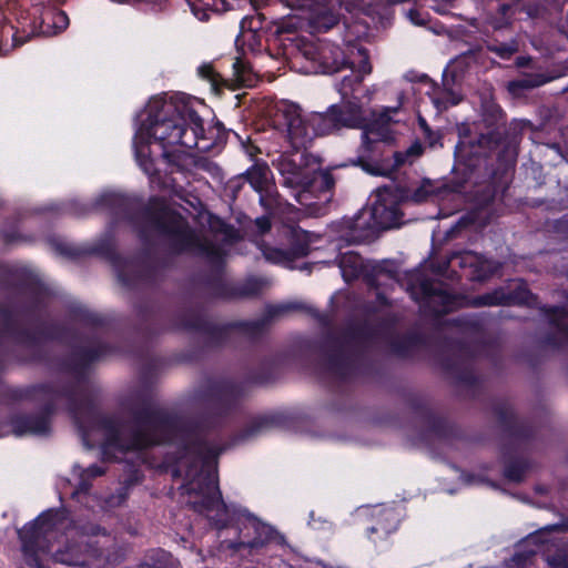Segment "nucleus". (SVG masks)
Instances as JSON below:
<instances>
[{"instance_id":"f257e3e1","label":"nucleus","mask_w":568,"mask_h":568,"mask_svg":"<svg viewBox=\"0 0 568 568\" xmlns=\"http://www.w3.org/2000/svg\"><path fill=\"white\" fill-rule=\"evenodd\" d=\"M44 405L40 415H17L10 423H0V437L43 436L50 432L48 414L65 399L87 447L100 443L106 458L122 460L126 454H136L151 445L171 443L176 446L174 476L183 478L181 494L196 513L204 515V427L171 416L145 399L123 404L118 414L99 413L90 396L57 385L33 386L28 394Z\"/></svg>"},{"instance_id":"f03ea898","label":"nucleus","mask_w":568,"mask_h":568,"mask_svg":"<svg viewBox=\"0 0 568 568\" xmlns=\"http://www.w3.org/2000/svg\"><path fill=\"white\" fill-rule=\"evenodd\" d=\"M140 121L133 138V149L136 162L145 174L152 176L156 173L150 151L152 140L161 145L162 156L178 171L190 170L193 165L211 169L212 163L196 162L190 153L193 149L210 151L213 139L209 136L211 131H205L202 118L189 103L153 98Z\"/></svg>"},{"instance_id":"7ed1b4c3","label":"nucleus","mask_w":568,"mask_h":568,"mask_svg":"<svg viewBox=\"0 0 568 568\" xmlns=\"http://www.w3.org/2000/svg\"><path fill=\"white\" fill-rule=\"evenodd\" d=\"M92 526L80 530L64 511L49 510L19 530L26 561L34 568H45L42 555L68 566L102 568L113 561L114 539Z\"/></svg>"},{"instance_id":"20e7f679","label":"nucleus","mask_w":568,"mask_h":568,"mask_svg":"<svg viewBox=\"0 0 568 568\" xmlns=\"http://www.w3.org/2000/svg\"><path fill=\"white\" fill-rule=\"evenodd\" d=\"M134 225L144 240L162 237L173 251L194 252L206 256L213 263L221 262L236 240L235 231L225 225L212 235L199 236L180 214L171 211L165 201L159 197L150 201L149 206L134 221Z\"/></svg>"},{"instance_id":"39448f33","label":"nucleus","mask_w":568,"mask_h":568,"mask_svg":"<svg viewBox=\"0 0 568 568\" xmlns=\"http://www.w3.org/2000/svg\"><path fill=\"white\" fill-rule=\"evenodd\" d=\"M273 165L282 178V184L297 190L296 201L312 211L320 203L332 199L335 180L328 171L320 170V162L307 150L291 149L278 154Z\"/></svg>"},{"instance_id":"423d86ee","label":"nucleus","mask_w":568,"mask_h":568,"mask_svg":"<svg viewBox=\"0 0 568 568\" xmlns=\"http://www.w3.org/2000/svg\"><path fill=\"white\" fill-rule=\"evenodd\" d=\"M398 106L384 109L378 116L367 123L362 108L353 102L344 106L331 105L326 112L310 113V123L314 125L317 136L331 134L342 128H362V139L366 149L376 142H389L393 140L389 122L392 113H396Z\"/></svg>"},{"instance_id":"0eeeda50","label":"nucleus","mask_w":568,"mask_h":568,"mask_svg":"<svg viewBox=\"0 0 568 568\" xmlns=\"http://www.w3.org/2000/svg\"><path fill=\"white\" fill-rule=\"evenodd\" d=\"M403 192L394 184L378 187L371 197V207L362 210L354 219L342 222L341 240L348 244L366 242L378 230L399 225V203Z\"/></svg>"},{"instance_id":"6e6552de","label":"nucleus","mask_w":568,"mask_h":568,"mask_svg":"<svg viewBox=\"0 0 568 568\" xmlns=\"http://www.w3.org/2000/svg\"><path fill=\"white\" fill-rule=\"evenodd\" d=\"M408 290L415 301L435 315L448 313L460 304L459 300L448 292L446 285L432 281L419 271L409 275Z\"/></svg>"},{"instance_id":"1a4fd4ad","label":"nucleus","mask_w":568,"mask_h":568,"mask_svg":"<svg viewBox=\"0 0 568 568\" xmlns=\"http://www.w3.org/2000/svg\"><path fill=\"white\" fill-rule=\"evenodd\" d=\"M280 125L285 132V139L291 148L307 150L317 136L314 125H311L310 113L304 114L300 105L293 102H282L277 106Z\"/></svg>"},{"instance_id":"9d476101","label":"nucleus","mask_w":568,"mask_h":568,"mask_svg":"<svg viewBox=\"0 0 568 568\" xmlns=\"http://www.w3.org/2000/svg\"><path fill=\"white\" fill-rule=\"evenodd\" d=\"M344 0H286L288 7L303 12L311 31L323 32L333 28L339 19V9Z\"/></svg>"},{"instance_id":"9b49d317","label":"nucleus","mask_w":568,"mask_h":568,"mask_svg":"<svg viewBox=\"0 0 568 568\" xmlns=\"http://www.w3.org/2000/svg\"><path fill=\"white\" fill-rule=\"evenodd\" d=\"M338 267L345 282L357 278L361 274H365L372 286L379 287L382 278H395V273L388 268L386 263L367 262L355 252L348 251L342 253L338 257Z\"/></svg>"},{"instance_id":"f8f14e48","label":"nucleus","mask_w":568,"mask_h":568,"mask_svg":"<svg viewBox=\"0 0 568 568\" xmlns=\"http://www.w3.org/2000/svg\"><path fill=\"white\" fill-rule=\"evenodd\" d=\"M359 345L354 336H343L329 343L326 358V371L335 378L344 379L355 369Z\"/></svg>"},{"instance_id":"ddd939ff","label":"nucleus","mask_w":568,"mask_h":568,"mask_svg":"<svg viewBox=\"0 0 568 568\" xmlns=\"http://www.w3.org/2000/svg\"><path fill=\"white\" fill-rule=\"evenodd\" d=\"M304 55L315 63V72L336 73L346 68L347 52L332 43L306 47Z\"/></svg>"},{"instance_id":"4468645a","label":"nucleus","mask_w":568,"mask_h":568,"mask_svg":"<svg viewBox=\"0 0 568 568\" xmlns=\"http://www.w3.org/2000/svg\"><path fill=\"white\" fill-rule=\"evenodd\" d=\"M448 266L452 268L458 266L470 280L483 281L497 272L500 264L495 261L486 260L475 252L465 251L452 254Z\"/></svg>"},{"instance_id":"2eb2a0df","label":"nucleus","mask_w":568,"mask_h":568,"mask_svg":"<svg viewBox=\"0 0 568 568\" xmlns=\"http://www.w3.org/2000/svg\"><path fill=\"white\" fill-rule=\"evenodd\" d=\"M34 14H39V26L33 33L44 37H53L63 32L70 23L68 14L50 6H36Z\"/></svg>"},{"instance_id":"dca6fc26","label":"nucleus","mask_w":568,"mask_h":568,"mask_svg":"<svg viewBox=\"0 0 568 568\" xmlns=\"http://www.w3.org/2000/svg\"><path fill=\"white\" fill-rule=\"evenodd\" d=\"M514 286L516 290H518V292L506 294L503 290H496L491 293H486L475 297L471 304L474 306H491L509 303H527L530 295L528 290L518 282L514 283Z\"/></svg>"},{"instance_id":"f3484780","label":"nucleus","mask_w":568,"mask_h":568,"mask_svg":"<svg viewBox=\"0 0 568 568\" xmlns=\"http://www.w3.org/2000/svg\"><path fill=\"white\" fill-rule=\"evenodd\" d=\"M31 336L30 333L20 328L17 320L11 314L8 315L4 329L0 333V355L6 351L9 343L34 346L36 341Z\"/></svg>"},{"instance_id":"a211bd4d","label":"nucleus","mask_w":568,"mask_h":568,"mask_svg":"<svg viewBox=\"0 0 568 568\" xmlns=\"http://www.w3.org/2000/svg\"><path fill=\"white\" fill-rule=\"evenodd\" d=\"M375 516L377 517L376 525L368 528L369 538L374 542L394 532L399 523L398 515L393 509L379 508L375 511Z\"/></svg>"},{"instance_id":"6ab92c4d","label":"nucleus","mask_w":568,"mask_h":568,"mask_svg":"<svg viewBox=\"0 0 568 568\" xmlns=\"http://www.w3.org/2000/svg\"><path fill=\"white\" fill-rule=\"evenodd\" d=\"M104 353L105 346L101 343L94 344L90 347L80 348L73 354L71 363L68 364L67 369L74 376V378H80L83 375L85 367Z\"/></svg>"},{"instance_id":"aec40b11","label":"nucleus","mask_w":568,"mask_h":568,"mask_svg":"<svg viewBox=\"0 0 568 568\" xmlns=\"http://www.w3.org/2000/svg\"><path fill=\"white\" fill-rule=\"evenodd\" d=\"M104 469L100 466L92 465L88 468H82L79 465H74L72 475L77 480L75 490L72 493V497L81 501V496L85 495L91 486V480L95 477L102 476Z\"/></svg>"},{"instance_id":"412c9836","label":"nucleus","mask_w":568,"mask_h":568,"mask_svg":"<svg viewBox=\"0 0 568 568\" xmlns=\"http://www.w3.org/2000/svg\"><path fill=\"white\" fill-rule=\"evenodd\" d=\"M346 68L356 75H359L361 80H363V78L372 71L367 51L363 48L348 47Z\"/></svg>"},{"instance_id":"4be33fe9","label":"nucleus","mask_w":568,"mask_h":568,"mask_svg":"<svg viewBox=\"0 0 568 568\" xmlns=\"http://www.w3.org/2000/svg\"><path fill=\"white\" fill-rule=\"evenodd\" d=\"M97 206H105L114 211L116 215L125 214L134 205V201L118 192H104L95 202Z\"/></svg>"},{"instance_id":"5701e85b","label":"nucleus","mask_w":568,"mask_h":568,"mask_svg":"<svg viewBox=\"0 0 568 568\" xmlns=\"http://www.w3.org/2000/svg\"><path fill=\"white\" fill-rule=\"evenodd\" d=\"M271 175L272 172L265 163H255L246 172L248 183L258 193L268 190Z\"/></svg>"},{"instance_id":"b1692460","label":"nucleus","mask_w":568,"mask_h":568,"mask_svg":"<svg viewBox=\"0 0 568 568\" xmlns=\"http://www.w3.org/2000/svg\"><path fill=\"white\" fill-rule=\"evenodd\" d=\"M446 192V189L436 186L432 181L425 180L420 185L412 191L410 195H407L406 197H408L414 203H423L438 199L443 193Z\"/></svg>"},{"instance_id":"393cba45","label":"nucleus","mask_w":568,"mask_h":568,"mask_svg":"<svg viewBox=\"0 0 568 568\" xmlns=\"http://www.w3.org/2000/svg\"><path fill=\"white\" fill-rule=\"evenodd\" d=\"M550 324L556 327L560 338L568 343V303L564 307H550L546 310Z\"/></svg>"},{"instance_id":"a878e982","label":"nucleus","mask_w":568,"mask_h":568,"mask_svg":"<svg viewBox=\"0 0 568 568\" xmlns=\"http://www.w3.org/2000/svg\"><path fill=\"white\" fill-rule=\"evenodd\" d=\"M250 525L255 531V537L247 541L241 540L236 546H234L235 549H240L242 547L258 548L272 538L273 529L270 526L261 524L257 520H250Z\"/></svg>"},{"instance_id":"bb28decb","label":"nucleus","mask_w":568,"mask_h":568,"mask_svg":"<svg viewBox=\"0 0 568 568\" xmlns=\"http://www.w3.org/2000/svg\"><path fill=\"white\" fill-rule=\"evenodd\" d=\"M550 80L551 78H548L542 73L523 74L520 78L510 81L508 89L514 93H518L521 90L540 87Z\"/></svg>"},{"instance_id":"cd10ccee","label":"nucleus","mask_w":568,"mask_h":568,"mask_svg":"<svg viewBox=\"0 0 568 568\" xmlns=\"http://www.w3.org/2000/svg\"><path fill=\"white\" fill-rule=\"evenodd\" d=\"M266 285V281L262 277H248L244 282L236 284L231 296L250 297L260 294Z\"/></svg>"},{"instance_id":"c85d7f7f","label":"nucleus","mask_w":568,"mask_h":568,"mask_svg":"<svg viewBox=\"0 0 568 568\" xmlns=\"http://www.w3.org/2000/svg\"><path fill=\"white\" fill-rule=\"evenodd\" d=\"M233 81L239 85L253 87L255 83V74L253 73L248 62L243 58H235L233 64Z\"/></svg>"},{"instance_id":"c756f323","label":"nucleus","mask_w":568,"mask_h":568,"mask_svg":"<svg viewBox=\"0 0 568 568\" xmlns=\"http://www.w3.org/2000/svg\"><path fill=\"white\" fill-rule=\"evenodd\" d=\"M481 111L485 121L489 125L496 124L503 118L501 109L494 102L490 95L483 100Z\"/></svg>"},{"instance_id":"7c9ffc66","label":"nucleus","mask_w":568,"mask_h":568,"mask_svg":"<svg viewBox=\"0 0 568 568\" xmlns=\"http://www.w3.org/2000/svg\"><path fill=\"white\" fill-rule=\"evenodd\" d=\"M151 560V562H146L141 568H178V564L172 556L161 549L152 555Z\"/></svg>"},{"instance_id":"2f4dec72","label":"nucleus","mask_w":568,"mask_h":568,"mask_svg":"<svg viewBox=\"0 0 568 568\" xmlns=\"http://www.w3.org/2000/svg\"><path fill=\"white\" fill-rule=\"evenodd\" d=\"M422 153L423 145L419 142H415L406 151L395 153V163L397 166L412 164Z\"/></svg>"},{"instance_id":"473e14b6","label":"nucleus","mask_w":568,"mask_h":568,"mask_svg":"<svg viewBox=\"0 0 568 568\" xmlns=\"http://www.w3.org/2000/svg\"><path fill=\"white\" fill-rule=\"evenodd\" d=\"M535 555L536 549H518L508 560L507 565L510 568H525L532 562Z\"/></svg>"},{"instance_id":"72a5a7b5","label":"nucleus","mask_w":568,"mask_h":568,"mask_svg":"<svg viewBox=\"0 0 568 568\" xmlns=\"http://www.w3.org/2000/svg\"><path fill=\"white\" fill-rule=\"evenodd\" d=\"M433 101L438 110H446L458 104L462 101V97L453 90H445L440 95L434 98Z\"/></svg>"},{"instance_id":"f704fd0d","label":"nucleus","mask_w":568,"mask_h":568,"mask_svg":"<svg viewBox=\"0 0 568 568\" xmlns=\"http://www.w3.org/2000/svg\"><path fill=\"white\" fill-rule=\"evenodd\" d=\"M262 252L264 257L273 263L287 264L292 261V254L280 248L263 246Z\"/></svg>"},{"instance_id":"c9c22d12","label":"nucleus","mask_w":568,"mask_h":568,"mask_svg":"<svg viewBox=\"0 0 568 568\" xmlns=\"http://www.w3.org/2000/svg\"><path fill=\"white\" fill-rule=\"evenodd\" d=\"M361 82V77L351 71V74L343 77L341 83L338 84V91L344 99L347 98L354 92L355 87L359 85Z\"/></svg>"},{"instance_id":"e433bc0d","label":"nucleus","mask_w":568,"mask_h":568,"mask_svg":"<svg viewBox=\"0 0 568 568\" xmlns=\"http://www.w3.org/2000/svg\"><path fill=\"white\" fill-rule=\"evenodd\" d=\"M136 265L133 263H128L124 266H118V277L124 285H133L135 278L130 275V272L135 271Z\"/></svg>"},{"instance_id":"4c0bfd02","label":"nucleus","mask_w":568,"mask_h":568,"mask_svg":"<svg viewBox=\"0 0 568 568\" xmlns=\"http://www.w3.org/2000/svg\"><path fill=\"white\" fill-rule=\"evenodd\" d=\"M525 469L521 463H513L506 467L505 475L513 481H520L524 477Z\"/></svg>"},{"instance_id":"58836bf2","label":"nucleus","mask_w":568,"mask_h":568,"mask_svg":"<svg viewBox=\"0 0 568 568\" xmlns=\"http://www.w3.org/2000/svg\"><path fill=\"white\" fill-rule=\"evenodd\" d=\"M30 293L32 295L34 304L42 303L49 296L48 290L44 287L42 283L38 281L31 284Z\"/></svg>"},{"instance_id":"ea45409f","label":"nucleus","mask_w":568,"mask_h":568,"mask_svg":"<svg viewBox=\"0 0 568 568\" xmlns=\"http://www.w3.org/2000/svg\"><path fill=\"white\" fill-rule=\"evenodd\" d=\"M262 28V19L260 17H246L241 22V29L256 31Z\"/></svg>"},{"instance_id":"a19ab883","label":"nucleus","mask_w":568,"mask_h":568,"mask_svg":"<svg viewBox=\"0 0 568 568\" xmlns=\"http://www.w3.org/2000/svg\"><path fill=\"white\" fill-rule=\"evenodd\" d=\"M547 562L551 568H568V560L561 554L547 557Z\"/></svg>"},{"instance_id":"79ce46f5","label":"nucleus","mask_w":568,"mask_h":568,"mask_svg":"<svg viewBox=\"0 0 568 568\" xmlns=\"http://www.w3.org/2000/svg\"><path fill=\"white\" fill-rule=\"evenodd\" d=\"M494 51L503 59H507L513 55L517 51V47L515 44H499Z\"/></svg>"},{"instance_id":"37998d69","label":"nucleus","mask_w":568,"mask_h":568,"mask_svg":"<svg viewBox=\"0 0 568 568\" xmlns=\"http://www.w3.org/2000/svg\"><path fill=\"white\" fill-rule=\"evenodd\" d=\"M293 306L290 305V304H282V305H275V306H270L266 311V315H267V318H274L276 316H280L284 313H286L287 311H290Z\"/></svg>"},{"instance_id":"c03bdc74","label":"nucleus","mask_w":568,"mask_h":568,"mask_svg":"<svg viewBox=\"0 0 568 568\" xmlns=\"http://www.w3.org/2000/svg\"><path fill=\"white\" fill-rule=\"evenodd\" d=\"M233 397V389H221L217 392V399L222 405H229Z\"/></svg>"},{"instance_id":"a18cd8bd","label":"nucleus","mask_w":568,"mask_h":568,"mask_svg":"<svg viewBox=\"0 0 568 568\" xmlns=\"http://www.w3.org/2000/svg\"><path fill=\"white\" fill-rule=\"evenodd\" d=\"M255 224H256V226L258 229V232L261 234H264V233L268 232L270 229H271V222H270V219L267 216L257 217L255 220Z\"/></svg>"},{"instance_id":"49530a36","label":"nucleus","mask_w":568,"mask_h":568,"mask_svg":"<svg viewBox=\"0 0 568 568\" xmlns=\"http://www.w3.org/2000/svg\"><path fill=\"white\" fill-rule=\"evenodd\" d=\"M197 71L203 79L214 81V70L210 64L201 65Z\"/></svg>"},{"instance_id":"de8ad7c7","label":"nucleus","mask_w":568,"mask_h":568,"mask_svg":"<svg viewBox=\"0 0 568 568\" xmlns=\"http://www.w3.org/2000/svg\"><path fill=\"white\" fill-rule=\"evenodd\" d=\"M407 17L415 24L422 26L425 23V19L422 17L420 12L417 10H414V9L409 10L407 12Z\"/></svg>"},{"instance_id":"09e8293b","label":"nucleus","mask_w":568,"mask_h":568,"mask_svg":"<svg viewBox=\"0 0 568 568\" xmlns=\"http://www.w3.org/2000/svg\"><path fill=\"white\" fill-rule=\"evenodd\" d=\"M263 427H265L264 420H256L254 422L248 429L246 430V436H253L262 432Z\"/></svg>"},{"instance_id":"8fccbe9b","label":"nucleus","mask_w":568,"mask_h":568,"mask_svg":"<svg viewBox=\"0 0 568 568\" xmlns=\"http://www.w3.org/2000/svg\"><path fill=\"white\" fill-rule=\"evenodd\" d=\"M54 246H55V250L61 253V254H70L71 253V250L70 247L64 244V243H61V242H53Z\"/></svg>"},{"instance_id":"3c124183","label":"nucleus","mask_w":568,"mask_h":568,"mask_svg":"<svg viewBox=\"0 0 568 568\" xmlns=\"http://www.w3.org/2000/svg\"><path fill=\"white\" fill-rule=\"evenodd\" d=\"M184 326L187 328H192V329H200L201 323H200V320L196 318L195 321L184 323Z\"/></svg>"},{"instance_id":"603ef678","label":"nucleus","mask_w":568,"mask_h":568,"mask_svg":"<svg viewBox=\"0 0 568 568\" xmlns=\"http://www.w3.org/2000/svg\"><path fill=\"white\" fill-rule=\"evenodd\" d=\"M459 379H460V382H463V383H467V384H468V383H471V382H473L474 376H473V374H471V373H466L465 375H460V376H459Z\"/></svg>"},{"instance_id":"864d4df0","label":"nucleus","mask_w":568,"mask_h":568,"mask_svg":"<svg viewBox=\"0 0 568 568\" xmlns=\"http://www.w3.org/2000/svg\"><path fill=\"white\" fill-rule=\"evenodd\" d=\"M537 541H538V536H529V537L526 539L525 544H526V545H532V544H534V545H536V544H537Z\"/></svg>"},{"instance_id":"5fc2aeb1","label":"nucleus","mask_w":568,"mask_h":568,"mask_svg":"<svg viewBox=\"0 0 568 568\" xmlns=\"http://www.w3.org/2000/svg\"><path fill=\"white\" fill-rule=\"evenodd\" d=\"M307 253H308V247L302 246V247H300V250L297 251L296 254L303 256V255H306Z\"/></svg>"},{"instance_id":"6e6d98bb","label":"nucleus","mask_w":568,"mask_h":568,"mask_svg":"<svg viewBox=\"0 0 568 568\" xmlns=\"http://www.w3.org/2000/svg\"><path fill=\"white\" fill-rule=\"evenodd\" d=\"M560 229L562 231H565L567 233V235H568V220H565V221L560 222Z\"/></svg>"},{"instance_id":"4d7b16f0","label":"nucleus","mask_w":568,"mask_h":568,"mask_svg":"<svg viewBox=\"0 0 568 568\" xmlns=\"http://www.w3.org/2000/svg\"><path fill=\"white\" fill-rule=\"evenodd\" d=\"M528 61H529V59H527V58H518L517 63H518V65L524 67L528 63Z\"/></svg>"},{"instance_id":"13d9d810","label":"nucleus","mask_w":568,"mask_h":568,"mask_svg":"<svg viewBox=\"0 0 568 568\" xmlns=\"http://www.w3.org/2000/svg\"><path fill=\"white\" fill-rule=\"evenodd\" d=\"M14 41H16V42H18V43H20V44L24 42V40H23V39H20L19 37H16V38H14Z\"/></svg>"},{"instance_id":"bf43d9fd","label":"nucleus","mask_w":568,"mask_h":568,"mask_svg":"<svg viewBox=\"0 0 568 568\" xmlns=\"http://www.w3.org/2000/svg\"><path fill=\"white\" fill-rule=\"evenodd\" d=\"M74 483L72 484V481H69V485H72L73 486V490L71 491V494L75 490V484H77V480L73 478Z\"/></svg>"},{"instance_id":"052dcab7","label":"nucleus","mask_w":568,"mask_h":568,"mask_svg":"<svg viewBox=\"0 0 568 568\" xmlns=\"http://www.w3.org/2000/svg\"><path fill=\"white\" fill-rule=\"evenodd\" d=\"M311 525H312L314 528H318V527L316 526V520H315L314 518H312Z\"/></svg>"},{"instance_id":"680f3d73","label":"nucleus","mask_w":568,"mask_h":568,"mask_svg":"<svg viewBox=\"0 0 568 568\" xmlns=\"http://www.w3.org/2000/svg\"><path fill=\"white\" fill-rule=\"evenodd\" d=\"M206 14L204 13L203 17H200V20H204Z\"/></svg>"},{"instance_id":"e2e57ef3","label":"nucleus","mask_w":568,"mask_h":568,"mask_svg":"<svg viewBox=\"0 0 568 568\" xmlns=\"http://www.w3.org/2000/svg\"><path fill=\"white\" fill-rule=\"evenodd\" d=\"M564 136L567 139L568 138V132H564Z\"/></svg>"},{"instance_id":"0e129e2a","label":"nucleus","mask_w":568,"mask_h":568,"mask_svg":"<svg viewBox=\"0 0 568 568\" xmlns=\"http://www.w3.org/2000/svg\"><path fill=\"white\" fill-rule=\"evenodd\" d=\"M566 528L568 529V523L566 524Z\"/></svg>"}]
</instances>
